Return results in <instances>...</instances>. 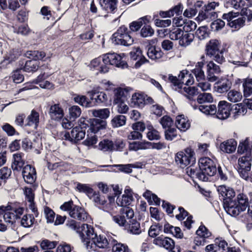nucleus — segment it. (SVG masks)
<instances>
[{
	"label": "nucleus",
	"mask_w": 252,
	"mask_h": 252,
	"mask_svg": "<svg viewBox=\"0 0 252 252\" xmlns=\"http://www.w3.org/2000/svg\"><path fill=\"white\" fill-rule=\"evenodd\" d=\"M107 123L104 121L82 117L78 121L77 126L71 127L70 131H65L62 133L63 138L72 144L76 145L84 138L87 128V133L95 134L105 129Z\"/></svg>",
	"instance_id": "nucleus-1"
},
{
	"label": "nucleus",
	"mask_w": 252,
	"mask_h": 252,
	"mask_svg": "<svg viewBox=\"0 0 252 252\" xmlns=\"http://www.w3.org/2000/svg\"><path fill=\"white\" fill-rule=\"evenodd\" d=\"M66 225L79 234L82 241L86 245L87 249L94 250V248L96 247L109 249L107 247L109 243L106 238L101 235L98 236L94 232V228L91 225L87 223L81 224L74 220H68Z\"/></svg>",
	"instance_id": "nucleus-2"
},
{
	"label": "nucleus",
	"mask_w": 252,
	"mask_h": 252,
	"mask_svg": "<svg viewBox=\"0 0 252 252\" xmlns=\"http://www.w3.org/2000/svg\"><path fill=\"white\" fill-rule=\"evenodd\" d=\"M249 200L246 195L239 194L237 200H228L224 201L223 207L226 212L230 216H237L245 211L249 207Z\"/></svg>",
	"instance_id": "nucleus-3"
},
{
	"label": "nucleus",
	"mask_w": 252,
	"mask_h": 252,
	"mask_svg": "<svg viewBox=\"0 0 252 252\" xmlns=\"http://www.w3.org/2000/svg\"><path fill=\"white\" fill-rule=\"evenodd\" d=\"M26 55L30 60L26 61L22 69L24 72L33 73L37 71L40 66L39 61L42 60L46 54L43 51L33 50L27 51Z\"/></svg>",
	"instance_id": "nucleus-4"
},
{
	"label": "nucleus",
	"mask_w": 252,
	"mask_h": 252,
	"mask_svg": "<svg viewBox=\"0 0 252 252\" xmlns=\"http://www.w3.org/2000/svg\"><path fill=\"white\" fill-rule=\"evenodd\" d=\"M60 209L64 211H69V215L71 218L79 220L89 222L88 220L91 219L88 213L83 207L74 205L72 200L65 202L61 206Z\"/></svg>",
	"instance_id": "nucleus-5"
},
{
	"label": "nucleus",
	"mask_w": 252,
	"mask_h": 252,
	"mask_svg": "<svg viewBox=\"0 0 252 252\" xmlns=\"http://www.w3.org/2000/svg\"><path fill=\"white\" fill-rule=\"evenodd\" d=\"M198 164L201 172L196 174V177L202 181H207L208 176H213L217 172L214 162L209 158H201Z\"/></svg>",
	"instance_id": "nucleus-6"
},
{
	"label": "nucleus",
	"mask_w": 252,
	"mask_h": 252,
	"mask_svg": "<svg viewBox=\"0 0 252 252\" xmlns=\"http://www.w3.org/2000/svg\"><path fill=\"white\" fill-rule=\"evenodd\" d=\"M110 52L102 54L93 59L88 67L91 70H97V73L105 74L109 72L110 65Z\"/></svg>",
	"instance_id": "nucleus-7"
},
{
	"label": "nucleus",
	"mask_w": 252,
	"mask_h": 252,
	"mask_svg": "<svg viewBox=\"0 0 252 252\" xmlns=\"http://www.w3.org/2000/svg\"><path fill=\"white\" fill-rule=\"evenodd\" d=\"M126 30L127 29L125 27H121L113 34L112 42L115 45H122L126 46L132 45L133 43V39L126 32Z\"/></svg>",
	"instance_id": "nucleus-8"
},
{
	"label": "nucleus",
	"mask_w": 252,
	"mask_h": 252,
	"mask_svg": "<svg viewBox=\"0 0 252 252\" xmlns=\"http://www.w3.org/2000/svg\"><path fill=\"white\" fill-rule=\"evenodd\" d=\"M194 155L193 151L190 148H187L184 151H180L176 154L175 161L181 167L184 168L195 161Z\"/></svg>",
	"instance_id": "nucleus-9"
},
{
	"label": "nucleus",
	"mask_w": 252,
	"mask_h": 252,
	"mask_svg": "<svg viewBox=\"0 0 252 252\" xmlns=\"http://www.w3.org/2000/svg\"><path fill=\"white\" fill-rule=\"evenodd\" d=\"M69 116L64 117L62 122V126L64 129H69L74 126L76 119L80 117L82 111L79 106L73 105L68 109Z\"/></svg>",
	"instance_id": "nucleus-10"
},
{
	"label": "nucleus",
	"mask_w": 252,
	"mask_h": 252,
	"mask_svg": "<svg viewBox=\"0 0 252 252\" xmlns=\"http://www.w3.org/2000/svg\"><path fill=\"white\" fill-rule=\"evenodd\" d=\"M252 158L250 155L243 156L238 160L237 167L240 176L245 180L249 177V171L251 169Z\"/></svg>",
	"instance_id": "nucleus-11"
},
{
	"label": "nucleus",
	"mask_w": 252,
	"mask_h": 252,
	"mask_svg": "<svg viewBox=\"0 0 252 252\" xmlns=\"http://www.w3.org/2000/svg\"><path fill=\"white\" fill-rule=\"evenodd\" d=\"M153 243L163 247L169 252H180L178 247H175L174 241L170 238L160 236L155 238Z\"/></svg>",
	"instance_id": "nucleus-12"
},
{
	"label": "nucleus",
	"mask_w": 252,
	"mask_h": 252,
	"mask_svg": "<svg viewBox=\"0 0 252 252\" xmlns=\"http://www.w3.org/2000/svg\"><path fill=\"white\" fill-rule=\"evenodd\" d=\"M107 198L109 200V203H107V200L104 195H101L99 191L95 190H94V194H93L92 197L95 206L105 212L110 213V195L108 194Z\"/></svg>",
	"instance_id": "nucleus-13"
},
{
	"label": "nucleus",
	"mask_w": 252,
	"mask_h": 252,
	"mask_svg": "<svg viewBox=\"0 0 252 252\" xmlns=\"http://www.w3.org/2000/svg\"><path fill=\"white\" fill-rule=\"evenodd\" d=\"M91 102H93L92 107L98 105H104L107 103L108 98L106 94L103 92L93 90L88 92Z\"/></svg>",
	"instance_id": "nucleus-14"
},
{
	"label": "nucleus",
	"mask_w": 252,
	"mask_h": 252,
	"mask_svg": "<svg viewBox=\"0 0 252 252\" xmlns=\"http://www.w3.org/2000/svg\"><path fill=\"white\" fill-rule=\"evenodd\" d=\"M121 215L115 216L113 217V221L121 226H125L126 223L124 215L128 219H131L134 216V211L129 207L122 208L120 211Z\"/></svg>",
	"instance_id": "nucleus-15"
},
{
	"label": "nucleus",
	"mask_w": 252,
	"mask_h": 252,
	"mask_svg": "<svg viewBox=\"0 0 252 252\" xmlns=\"http://www.w3.org/2000/svg\"><path fill=\"white\" fill-rule=\"evenodd\" d=\"M133 192L129 187H126L124 194L121 197H118L116 200V203L119 206L127 207L134 200L133 197Z\"/></svg>",
	"instance_id": "nucleus-16"
},
{
	"label": "nucleus",
	"mask_w": 252,
	"mask_h": 252,
	"mask_svg": "<svg viewBox=\"0 0 252 252\" xmlns=\"http://www.w3.org/2000/svg\"><path fill=\"white\" fill-rule=\"evenodd\" d=\"M22 168V175L25 182L29 184L34 183L36 178L35 168L30 164H27Z\"/></svg>",
	"instance_id": "nucleus-17"
},
{
	"label": "nucleus",
	"mask_w": 252,
	"mask_h": 252,
	"mask_svg": "<svg viewBox=\"0 0 252 252\" xmlns=\"http://www.w3.org/2000/svg\"><path fill=\"white\" fill-rule=\"evenodd\" d=\"M48 113L51 119L56 121H61L64 118V111L60 103L51 105Z\"/></svg>",
	"instance_id": "nucleus-18"
},
{
	"label": "nucleus",
	"mask_w": 252,
	"mask_h": 252,
	"mask_svg": "<svg viewBox=\"0 0 252 252\" xmlns=\"http://www.w3.org/2000/svg\"><path fill=\"white\" fill-rule=\"evenodd\" d=\"M217 117L220 119H227L230 115L231 104L225 101H220L218 106Z\"/></svg>",
	"instance_id": "nucleus-19"
},
{
	"label": "nucleus",
	"mask_w": 252,
	"mask_h": 252,
	"mask_svg": "<svg viewBox=\"0 0 252 252\" xmlns=\"http://www.w3.org/2000/svg\"><path fill=\"white\" fill-rule=\"evenodd\" d=\"M220 72V66L215 64L213 61H210L207 64V78L210 82H214L218 77L216 74Z\"/></svg>",
	"instance_id": "nucleus-20"
},
{
	"label": "nucleus",
	"mask_w": 252,
	"mask_h": 252,
	"mask_svg": "<svg viewBox=\"0 0 252 252\" xmlns=\"http://www.w3.org/2000/svg\"><path fill=\"white\" fill-rule=\"evenodd\" d=\"M111 65L121 69L126 68L128 67L127 63L124 59V54H118L111 53Z\"/></svg>",
	"instance_id": "nucleus-21"
},
{
	"label": "nucleus",
	"mask_w": 252,
	"mask_h": 252,
	"mask_svg": "<svg viewBox=\"0 0 252 252\" xmlns=\"http://www.w3.org/2000/svg\"><path fill=\"white\" fill-rule=\"evenodd\" d=\"M236 57L232 58L229 61L230 63L237 66L247 67L248 66L249 62L245 61L246 54L242 51H239L236 55Z\"/></svg>",
	"instance_id": "nucleus-22"
},
{
	"label": "nucleus",
	"mask_w": 252,
	"mask_h": 252,
	"mask_svg": "<svg viewBox=\"0 0 252 252\" xmlns=\"http://www.w3.org/2000/svg\"><path fill=\"white\" fill-rule=\"evenodd\" d=\"M217 190L219 193L222 196L223 202L228 200H232V198L235 195L234 189L225 186H219Z\"/></svg>",
	"instance_id": "nucleus-23"
},
{
	"label": "nucleus",
	"mask_w": 252,
	"mask_h": 252,
	"mask_svg": "<svg viewBox=\"0 0 252 252\" xmlns=\"http://www.w3.org/2000/svg\"><path fill=\"white\" fill-rule=\"evenodd\" d=\"M132 89L129 87H119L115 89L113 91L114 94L113 102L126 100L127 94Z\"/></svg>",
	"instance_id": "nucleus-24"
},
{
	"label": "nucleus",
	"mask_w": 252,
	"mask_h": 252,
	"mask_svg": "<svg viewBox=\"0 0 252 252\" xmlns=\"http://www.w3.org/2000/svg\"><path fill=\"white\" fill-rule=\"evenodd\" d=\"M24 154L23 153H17L13 156V161L12 163L11 167L15 171H20L25 164V160L23 159Z\"/></svg>",
	"instance_id": "nucleus-25"
},
{
	"label": "nucleus",
	"mask_w": 252,
	"mask_h": 252,
	"mask_svg": "<svg viewBox=\"0 0 252 252\" xmlns=\"http://www.w3.org/2000/svg\"><path fill=\"white\" fill-rule=\"evenodd\" d=\"M147 54L148 57L152 60H158L162 58L163 53L160 48H157L155 45H147Z\"/></svg>",
	"instance_id": "nucleus-26"
},
{
	"label": "nucleus",
	"mask_w": 252,
	"mask_h": 252,
	"mask_svg": "<svg viewBox=\"0 0 252 252\" xmlns=\"http://www.w3.org/2000/svg\"><path fill=\"white\" fill-rule=\"evenodd\" d=\"M72 99L76 103L85 108L92 107L93 102H91L90 97L84 95L74 94Z\"/></svg>",
	"instance_id": "nucleus-27"
},
{
	"label": "nucleus",
	"mask_w": 252,
	"mask_h": 252,
	"mask_svg": "<svg viewBox=\"0 0 252 252\" xmlns=\"http://www.w3.org/2000/svg\"><path fill=\"white\" fill-rule=\"evenodd\" d=\"M39 113L34 110H32L30 115L25 120V127L33 126L36 128L38 126L39 121Z\"/></svg>",
	"instance_id": "nucleus-28"
},
{
	"label": "nucleus",
	"mask_w": 252,
	"mask_h": 252,
	"mask_svg": "<svg viewBox=\"0 0 252 252\" xmlns=\"http://www.w3.org/2000/svg\"><path fill=\"white\" fill-rule=\"evenodd\" d=\"M217 17L218 15L216 12L210 11L205 8L204 10H202L199 12L196 19L199 22L205 20L207 22H210Z\"/></svg>",
	"instance_id": "nucleus-29"
},
{
	"label": "nucleus",
	"mask_w": 252,
	"mask_h": 252,
	"mask_svg": "<svg viewBox=\"0 0 252 252\" xmlns=\"http://www.w3.org/2000/svg\"><path fill=\"white\" fill-rule=\"evenodd\" d=\"M220 42L217 39H212L206 45L207 54L210 57L215 55L220 52Z\"/></svg>",
	"instance_id": "nucleus-30"
},
{
	"label": "nucleus",
	"mask_w": 252,
	"mask_h": 252,
	"mask_svg": "<svg viewBox=\"0 0 252 252\" xmlns=\"http://www.w3.org/2000/svg\"><path fill=\"white\" fill-rule=\"evenodd\" d=\"M237 146V142L233 139H230L223 142L220 145V150L226 153H231L234 152Z\"/></svg>",
	"instance_id": "nucleus-31"
},
{
	"label": "nucleus",
	"mask_w": 252,
	"mask_h": 252,
	"mask_svg": "<svg viewBox=\"0 0 252 252\" xmlns=\"http://www.w3.org/2000/svg\"><path fill=\"white\" fill-rule=\"evenodd\" d=\"M204 65V63L203 62H199L196 63L195 67L192 70V72L195 76L197 82L205 80V76L204 72L202 69Z\"/></svg>",
	"instance_id": "nucleus-32"
},
{
	"label": "nucleus",
	"mask_w": 252,
	"mask_h": 252,
	"mask_svg": "<svg viewBox=\"0 0 252 252\" xmlns=\"http://www.w3.org/2000/svg\"><path fill=\"white\" fill-rule=\"evenodd\" d=\"M175 124L177 127L181 131H185L190 127L189 120L184 115H179L176 117Z\"/></svg>",
	"instance_id": "nucleus-33"
},
{
	"label": "nucleus",
	"mask_w": 252,
	"mask_h": 252,
	"mask_svg": "<svg viewBox=\"0 0 252 252\" xmlns=\"http://www.w3.org/2000/svg\"><path fill=\"white\" fill-rule=\"evenodd\" d=\"M147 95L141 93H134L131 97V103L135 106L143 108L145 105V97Z\"/></svg>",
	"instance_id": "nucleus-34"
},
{
	"label": "nucleus",
	"mask_w": 252,
	"mask_h": 252,
	"mask_svg": "<svg viewBox=\"0 0 252 252\" xmlns=\"http://www.w3.org/2000/svg\"><path fill=\"white\" fill-rule=\"evenodd\" d=\"M76 190L80 192L85 193L90 198L94 194V190L87 184L77 183Z\"/></svg>",
	"instance_id": "nucleus-35"
},
{
	"label": "nucleus",
	"mask_w": 252,
	"mask_h": 252,
	"mask_svg": "<svg viewBox=\"0 0 252 252\" xmlns=\"http://www.w3.org/2000/svg\"><path fill=\"white\" fill-rule=\"evenodd\" d=\"M194 37L193 33L184 31L183 35L179 41V44L182 46H188L193 41Z\"/></svg>",
	"instance_id": "nucleus-36"
},
{
	"label": "nucleus",
	"mask_w": 252,
	"mask_h": 252,
	"mask_svg": "<svg viewBox=\"0 0 252 252\" xmlns=\"http://www.w3.org/2000/svg\"><path fill=\"white\" fill-rule=\"evenodd\" d=\"M198 109L201 112L206 115H214L217 112L216 105L212 104L200 105L199 106Z\"/></svg>",
	"instance_id": "nucleus-37"
},
{
	"label": "nucleus",
	"mask_w": 252,
	"mask_h": 252,
	"mask_svg": "<svg viewBox=\"0 0 252 252\" xmlns=\"http://www.w3.org/2000/svg\"><path fill=\"white\" fill-rule=\"evenodd\" d=\"M109 110L108 109H99V110H93V115L96 118H99V120H101L102 121H104L106 118H107L109 116ZM98 119L97 118H96Z\"/></svg>",
	"instance_id": "nucleus-38"
},
{
	"label": "nucleus",
	"mask_w": 252,
	"mask_h": 252,
	"mask_svg": "<svg viewBox=\"0 0 252 252\" xmlns=\"http://www.w3.org/2000/svg\"><path fill=\"white\" fill-rule=\"evenodd\" d=\"M180 91L189 99L198 93V89L195 87H190L189 86L184 87L183 88H182Z\"/></svg>",
	"instance_id": "nucleus-39"
},
{
	"label": "nucleus",
	"mask_w": 252,
	"mask_h": 252,
	"mask_svg": "<svg viewBox=\"0 0 252 252\" xmlns=\"http://www.w3.org/2000/svg\"><path fill=\"white\" fill-rule=\"evenodd\" d=\"M35 221V218L32 214L24 215L21 220V225L24 227L28 228L32 226Z\"/></svg>",
	"instance_id": "nucleus-40"
},
{
	"label": "nucleus",
	"mask_w": 252,
	"mask_h": 252,
	"mask_svg": "<svg viewBox=\"0 0 252 252\" xmlns=\"http://www.w3.org/2000/svg\"><path fill=\"white\" fill-rule=\"evenodd\" d=\"M11 174V170L7 167H3L0 169V187L2 184V182L5 184L7 179Z\"/></svg>",
	"instance_id": "nucleus-41"
},
{
	"label": "nucleus",
	"mask_w": 252,
	"mask_h": 252,
	"mask_svg": "<svg viewBox=\"0 0 252 252\" xmlns=\"http://www.w3.org/2000/svg\"><path fill=\"white\" fill-rule=\"evenodd\" d=\"M230 84L228 81L219 82L216 83L215 87L216 91L219 93H223L228 91L230 88Z\"/></svg>",
	"instance_id": "nucleus-42"
},
{
	"label": "nucleus",
	"mask_w": 252,
	"mask_h": 252,
	"mask_svg": "<svg viewBox=\"0 0 252 252\" xmlns=\"http://www.w3.org/2000/svg\"><path fill=\"white\" fill-rule=\"evenodd\" d=\"M126 117L124 115H118L111 120V124L114 127L122 126L125 125Z\"/></svg>",
	"instance_id": "nucleus-43"
},
{
	"label": "nucleus",
	"mask_w": 252,
	"mask_h": 252,
	"mask_svg": "<svg viewBox=\"0 0 252 252\" xmlns=\"http://www.w3.org/2000/svg\"><path fill=\"white\" fill-rule=\"evenodd\" d=\"M162 229V225L159 223L151 226L149 230V235L151 237H156L159 235Z\"/></svg>",
	"instance_id": "nucleus-44"
},
{
	"label": "nucleus",
	"mask_w": 252,
	"mask_h": 252,
	"mask_svg": "<svg viewBox=\"0 0 252 252\" xmlns=\"http://www.w3.org/2000/svg\"><path fill=\"white\" fill-rule=\"evenodd\" d=\"M227 98L230 101L237 102L242 99V95L241 93L238 91L231 90L227 94Z\"/></svg>",
	"instance_id": "nucleus-45"
},
{
	"label": "nucleus",
	"mask_w": 252,
	"mask_h": 252,
	"mask_svg": "<svg viewBox=\"0 0 252 252\" xmlns=\"http://www.w3.org/2000/svg\"><path fill=\"white\" fill-rule=\"evenodd\" d=\"M114 105L116 106L117 111L121 114L126 113L128 110V106L126 103V100L114 102Z\"/></svg>",
	"instance_id": "nucleus-46"
},
{
	"label": "nucleus",
	"mask_w": 252,
	"mask_h": 252,
	"mask_svg": "<svg viewBox=\"0 0 252 252\" xmlns=\"http://www.w3.org/2000/svg\"><path fill=\"white\" fill-rule=\"evenodd\" d=\"M1 128L8 136H12L15 135L19 134V133L15 128L8 123H4L1 126Z\"/></svg>",
	"instance_id": "nucleus-47"
},
{
	"label": "nucleus",
	"mask_w": 252,
	"mask_h": 252,
	"mask_svg": "<svg viewBox=\"0 0 252 252\" xmlns=\"http://www.w3.org/2000/svg\"><path fill=\"white\" fill-rule=\"evenodd\" d=\"M184 31L179 28H173L170 31L169 36L171 40H178L179 41L181 37L182 36Z\"/></svg>",
	"instance_id": "nucleus-48"
},
{
	"label": "nucleus",
	"mask_w": 252,
	"mask_h": 252,
	"mask_svg": "<svg viewBox=\"0 0 252 252\" xmlns=\"http://www.w3.org/2000/svg\"><path fill=\"white\" fill-rule=\"evenodd\" d=\"M128 231L133 234H139L141 232L140 223L137 221L133 220L129 224Z\"/></svg>",
	"instance_id": "nucleus-49"
},
{
	"label": "nucleus",
	"mask_w": 252,
	"mask_h": 252,
	"mask_svg": "<svg viewBox=\"0 0 252 252\" xmlns=\"http://www.w3.org/2000/svg\"><path fill=\"white\" fill-rule=\"evenodd\" d=\"M22 68L14 70L12 73L11 78L15 83H20L24 80V76L21 73Z\"/></svg>",
	"instance_id": "nucleus-50"
},
{
	"label": "nucleus",
	"mask_w": 252,
	"mask_h": 252,
	"mask_svg": "<svg viewBox=\"0 0 252 252\" xmlns=\"http://www.w3.org/2000/svg\"><path fill=\"white\" fill-rule=\"evenodd\" d=\"M213 96L210 93H202L198 95L197 101L200 103H204L206 102H211L213 101Z\"/></svg>",
	"instance_id": "nucleus-51"
},
{
	"label": "nucleus",
	"mask_w": 252,
	"mask_h": 252,
	"mask_svg": "<svg viewBox=\"0 0 252 252\" xmlns=\"http://www.w3.org/2000/svg\"><path fill=\"white\" fill-rule=\"evenodd\" d=\"M57 244V241H50L49 240L45 239L41 241L40 247L42 250H51L54 249Z\"/></svg>",
	"instance_id": "nucleus-52"
},
{
	"label": "nucleus",
	"mask_w": 252,
	"mask_h": 252,
	"mask_svg": "<svg viewBox=\"0 0 252 252\" xmlns=\"http://www.w3.org/2000/svg\"><path fill=\"white\" fill-rule=\"evenodd\" d=\"M111 166L118 167L120 171L126 173H131L132 171V168L136 167L134 164H132L113 165Z\"/></svg>",
	"instance_id": "nucleus-53"
},
{
	"label": "nucleus",
	"mask_w": 252,
	"mask_h": 252,
	"mask_svg": "<svg viewBox=\"0 0 252 252\" xmlns=\"http://www.w3.org/2000/svg\"><path fill=\"white\" fill-rule=\"evenodd\" d=\"M245 20L244 18H239L233 20L228 23L229 26L235 29H239L244 25Z\"/></svg>",
	"instance_id": "nucleus-54"
},
{
	"label": "nucleus",
	"mask_w": 252,
	"mask_h": 252,
	"mask_svg": "<svg viewBox=\"0 0 252 252\" xmlns=\"http://www.w3.org/2000/svg\"><path fill=\"white\" fill-rule=\"evenodd\" d=\"M154 33V30L149 25L144 26L141 30L140 34L143 37L152 36Z\"/></svg>",
	"instance_id": "nucleus-55"
},
{
	"label": "nucleus",
	"mask_w": 252,
	"mask_h": 252,
	"mask_svg": "<svg viewBox=\"0 0 252 252\" xmlns=\"http://www.w3.org/2000/svg\"><path fill=\"white\" fill-rule=\"evenodd\" d=\"M14 32L23 35H27L31 32V30L27 25H23L19 26L17 28H14Z\"/></svg>",
	"instance_id": "nucleus-56"
},
{
	"label": "nucleus",
	"mask_w": 252,
	"mask_h": 252,
	"mask_svg": "<svg viewBox=\"0 0 252 252\" xmlns=\"http://www.w3.org/2000/svg\"><path fill=\"white\" fill-rule=\"evenodd\" d=\"M44 213L47 223H52L54 221L55 213L52 209L49 207L46 206L44 208Z\"/></svg>",
	"instance_id": "nucleus-57"
},
{
	"label": "nucleus",
	"mask_w": 252,
	"mask_h": 252,
	"mask_svg": "<svg viewBox=\"0 0 252 252\" xmlns=\"http://www.w3.org/2000/svg\"><path fill=\"white\" fill-rule=\"evenodd\" d=\"M163 128L166 129L171 127L173 125L172 119L168 116H164L162 117L159 121Z\"/></svg>",
	"instance_id": "nucleus-58"
},
{
	"label": "nucleus",
	"mask_w": 252,
	"mask_h": 252,
	"mask_svg": "<svg viewBox=\"0 0 252 252\" xmlns=\"http://www.w3.org/2000/svg\"><path fill=\"white\" fill-rule=\"evenodd\" d=\"M165 138L167 140L171 141L177 136V130L175 128L170 127L164 132Z\"/></svg>",
	"instance_id": "nucleus-59"
},
{
	"label": "nucleus",
	"mask_w": 252,
	"mask_h": 252,
	"mask_svg": "<svg viewBox=\"0 0 252 252\" xmlns=\"http://www.w3.org/2000/svg\"><path fill=\"white\" fill-rule=\"evenodd\" d=\"M241 15L242 16V18H244L245 20L246 19L248 21H250L252 19V9L251 7H243L241 11Z\"/></svg>",
	"instance_id": "nucleus-60"
},
{
	"label": "nucleus",
	"mask_w": 252,
	"mask_h": 252,
	"mask_svg": "<svg viewBox=\"0 0 252 252\" xmlns=\"http://www.w3.org/2000/svg\"><path fill=\"white\" fill-rule=\"evenodd\" d=\"M196 233L197 235L205 238H207L211 235V233L204 225H200L197 230Z\"/></svg>",
	"instance_id": "nucleus-61"
},
{
	"label": "nucleus",
	"mask_w": 252,
	"mask_h": 252,
	"mask_svg": "<svg viewBox=\"0 0 252 252\" xmlns=\"http://www.w3.org/2000/svg\"><path fill=\"white\" fill-rule=\"evenodd\" d=\"M225 26L224 21L220 19H217L211 23V28L214 31H219L221 30Z\"/></svg>",
	"instance_id": "nucleus-62"
},
{
	"label": "nucleus",
	"mask_w": 252,
	"mask_h": 252,
	"mask_svg": "<svg viewBox=\"0 0 252 252\" xmlns=\"http://www.w3.org/2000/svg\"><path fill=\"white\" fill-rule=\"evenodd\" d=\"M251 84L247 82V78L245 79L243 83V87L244 88V96L245 97H249L252 94V87Z\"/></svg>",
	"instance_id": "nucleus-63"
},
{
	"label": "nucleus",
	"mask_w": 252,
	"mask_h": 252,
	"mask_svg": "<svg viewBox=\"0 0 252 252\" xmlns=\"http://www.w3.org/2000/svg\"><path fill=\"white\" fill-rule=\"evenodd\" d=\"M112 251V252H129L128 247L121 243L114 244Z\"/></svg>",
	"instance_id": "nucleus-64"
}]
</instances>
